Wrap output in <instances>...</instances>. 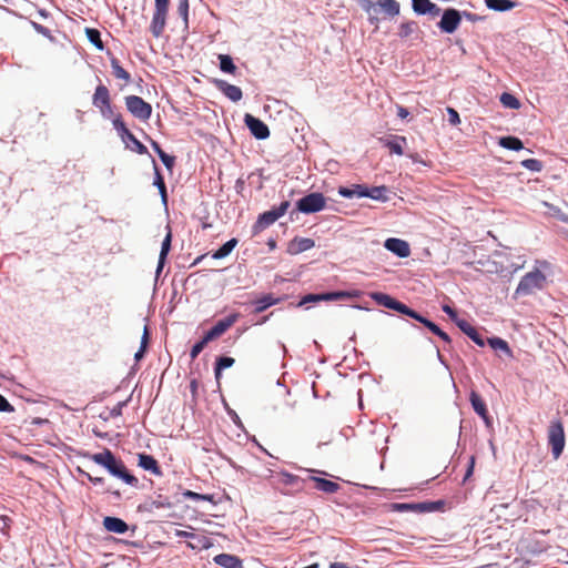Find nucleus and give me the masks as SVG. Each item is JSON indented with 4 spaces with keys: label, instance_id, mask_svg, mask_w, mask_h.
<instances>
[{
    "label": "nucleus",
    "instance_id": "nucleus-33",
    "mask_svg": "<svg viewBox=\"0 0 568 568\" xmlns=\"http://www.w3.org/2000/svg\"><path fill=\"white\" fill-rule=\"evenodd\" d=\"M277 302H278V300L273 297V295H271V294L264 295L263 297H261L254 302V304H255L254 313H256V314L262 313L270 306L275 305Z\"/></svg>",
    "mask_w": 568,
    "mask_h": 568
},
{
    "label": "nucleus",
    "instance_id": "nucleus-44",
    "mask_svg": "<svg viewBox=\"0 0 568 568\" xmlns=\"http://www.w3.org/2000/svg\"><path fill=\"white\" fill-rule=\"evenodd\" d=\"M89 41L99 50H103V42L101 40L100 31L93 28L85 29Z\"/></svg>",
    "mask_w": 568,
    "mask_h": 568
},
{
    "label": "nucleus",
    "instance_id": "nucleus-53",
    "mask_svg": "<svg viewBox=\"0 0 568 568\" xmlns=\"http://www.w3.org/2000/svg\"><path fill=\"white\" fill-rule=\"evenodd\" d=\"M359 3H361V7L362 9L368 13L371 17H369V21L371 22H374L375 20V17L372 16V12H375L377 13V4L374 3L373 1L371 0H359Z\"/></svg>",
    "mask_w": 568,
    "mask_h": 568
},
{
    "label": "nucleus",
    "instance_id": "nucleus-43",
    "mask_svg": "<svg viewBox=\"0 0 568 568\" xmlns=\"http://www.w3.org/2000/svg\"><path fill=\"white\" fill-rule=\"evenodd\" d=\"M234 362L235 361L232 357H227V356L219 357L216 359V364H215V368H214L215 378L219 379L221 376V372L225 368L233 366Z\"/></svg>",
    "mask_w": 568,
    "mask_h": 568
},
{
    "label": "nucleus",
    "instance_id": "nucleus-2",
    "mask_svg": "<svg viewBox=\"0 0 568 568\" xmlns=\"http://www.w3.org/2000/svg\"><path fill=\"white\" fill-rule=\"evenodd\" d=\"M307 478H301L296 475L280 471L272 476L273 486L285 495H293L305 488Z\"/></svg>",
    "mask_w": 568,
    "mask_h": 568
},
{
    "label": "nucleus",
    "instance_id": "nucleus-36",
    "mask_svg": "<svg viewBox=\"0 0 568 568\" xmlns=\"http://www.w3.org/2000/svg\"><path fill=\"white\" fill-rule=\"evenodd\" d=\"M499 145L514 151H519L524 148L520 139L516 136H504L499 140Z\"/></svg>",
    "mask_w": 568,
    "mask_h": 568
},
{
    "label": "nucleus",
    "instance_id": "nucleus-15",
    "mask_svg": "<svg viewBox=\"0 0 568 568\" xmlns=\"http://www.w3.org/2000/svg\"><path fill=\"white\" fill-rule=\"evenodd\" d=\"M413 10L417 14H430L437 17L440 13V8L433 3L430 0H412Z\"/></svg>",
    "mask_w": 568,
    "mask_h": 568
},
{
    "label": "nucleus",
    "instance_id": "nucleus-22",
    "mask_svg": "<svg viewBox=\"0 0 568 568\" xmlns=\"http://www.w3.org/2000/svg\"><path fill=\"white\" fill-rule=\"evenodd\" d=\"M446 506V501L443 499L435 501H422L414 503V513H434V511H444Z\"/></svg>",
    "mask_w": 568,
    "mask_h": 568
},
{
    "label": "nucleus",
    "instance_id": "nucleus-5",
    "mask_svg": "<svg viewBox=\"0 0 568 568\" xmlns=\"http://www.w3.org/2000/svg\"><path fill=\"white\" fill-rule=\"evenodd\" d=\"M326 207V197L323 193H310L296 202L297 211L304 214H312L320 212Z\"/></svg>",
    "mask_w": 568,
    "mask_h": 568
},
{
    "label": "nucleus",
    "instance_id": "nucleus-32",
    "mask_svg": "<svg viewBox=\"0 0 568 568\" xmlns=\"http://www.w3.org/2000/svg\"><path fill=\"white\" fill-rule=\"evenodd\" d=\"M470 403H471L474 410L479 416H481L483 418H487L488 412H487L486 404L478 394H476L474 392L470 394Z\"/></svg>",
    "mask_w": 568,
    "mask_h": 568
},
{
    "label": "nucleus",
    "instance_id": "nucleus-31",
    "mask_svg": "<svg viewBox=\"0 0 568 568\" xmlns=\"http://www.w3.org/2000/svg\"><path fill=\"white\" fill-rule=\"evenodd\" d=\"M362 193H365V186L361 184H355L352 187L341 186L338 189V194L348 199L354 196L365 197V195Z\"/></svg>",
    "mask_w": 568,
    "mask_h": 568
},
{
    "label": "nucleus",
    "instance_id": "nucleus-21",
    "mask_svg": "<svg viewBox=\"0 0 568 568\" xmlns=\"http://www.w3.org/2000/svg\"><path fill=\"white\" fill-rule=\"evenodd\" d=\"M456 324L460 328V331L465 333L475 344H477L480 347L485 346V341L481 337V335L467 321L459 320L456 321Z\"/></svg>",
    "mask_w": 568,
    "mask_h": 568
},
{
    "label": "nucleus",
    "instance_id": "nucleus-59",
    "mask_svg": "<svg viewBox=\"0 0 568 568\" xmlns=\"http://www.w3.org/2000/svg\"><path fill=\"white\" fill-rule=\"evenodd\" d=\"M475 462H476L475 456H471V457L469 458V464H468V468H467V471H466V474H465V478H464V480H467V479L471 476V474H473V471H474Z\"/></svg>",
    "mask_w": 568,
    "mask_h": 568
},
{
    "label": "nucleus",
    "instance_id": "nucleus-49",
    "mask_svg": "<svg viewBox=\"0 0 568 568\" xmlns=\"http://www.w3.org/2000/svg\"><path fill=\"white\" fill-rule=\"evenodd\" d=\"M210 339H206V336L204 335L201 341L196 342L190 352V356L192 359H195L200 353L204 349V347L210 343Z\"/></svg>",
    "mask_w": 568,
    "mask_h": 568
},
{
    "label": "nucleus",
    "instance_id": "nucleus-10",
    "mask_svg": "<svg viewBox=\"0 0 568 568\" xmlns=\"http://www.w3.org/2000/svg\"><path fill=\"white\" fill-rule=\"evenodd\" d=\"M462 22V13L454 8H448L443 12L438 22V28L445 33H454Z\"/></svg>",
    "mask_w": 568,
    "mask_h": 568
},
{
    "label": "nucleus",
    "instance_id": "nucleus-64",
    "mask_svg": "<svg viewBox=\"0 0 568 568\" xmlns=\"http://www.w3.org/2000/svg\"><path fill=\"white\" fill-rule=\"evenodd\" d=\"M409 112L406 108L402 106V105H398L397 106V115L400 118V119H406L408 116Z\"/></svg>",
    "mask_w": 568,
    "mask_h": 568
},
{
    "label": "nucleus",
    "instance_id": "nucleus-56",
    "mask_svg": "<svg viewBox=\"0 0 568 568\" xmlns=\"http://www.w3.org/2000/svg\"><path fill=\"white\" fill-rule=\"evenodd\" d=\"M170 0H155L154 11L168 12Z\"/></svg>",
    "mask_w": 568,
    "mask_h": 568
},
{
    "label": "nucleus",
    "instance_id": "nucleus-54",
    "mask_svg": "<svg viewBox=\"0 0 568 568\" xmlns=\"http://www.w3.org/2000/svg\"><path fill=\"white\" fill-rule=\"evenodd\" d=\"M447 114H448V122L452 125H457V124L460 123L459 114H458V112L454 108L448 106L447 108Z\"/></svg>",
    "mask_w": 568,
    "mask_h": 568
},
{
    "label": "nucleus",
    "instance_id": "nucleus-7",
    "mask_svg": "<svg viewBox=\"0 0 568 568\" xmlns=\"http://www.w3.org/2000/svg\"><path fill=\"white\" fill-rule=\"evenodd\" d=\"M125 106L128 111L136 119L146 121L152 114V106L145 102L141 97L128 95L125 97Z\"/></svg>",
    "mask_w": 568,
    "mask_h": 568
},
{
    "label": "nucleus",
    "instance_id": "nucleus-34",
    "mask_svg": "<svg viewBox=\"0 0 568 568\" xmlns=\"http://www.w3.org/2000/svg\"><path fill=\"white\" fill-rule=\"evenodd\" d=\"M273 223H275V221H274V219L271 216V214L267 211L262 213L258 216V219L255 222V224L253 225L254 234L260 233L261 231H263L267 226L272 225Z\"/></svg>",
    "mask_w": 568,
    "mask_h": 568
},
{
    "label": "nucleus",
    "instance_id": "nucleus-19",
    "mask_svg": "<svg viewBox=\"0 0 568 568\" xmlns=\"http://www.w3.org/2000/svg\"><path fill=\"white\" fill-rule=\"evenodd\" d=\"M92 103L99 110L101 108H109L111 103L109 89L104 84H99L95 89V92L92 97Z\"/></svg>",
    "mask_w": 568,
    "mask_h": 568
},
{
    "label": "nucleus",
    "instance_id": "nucleus-52",
    "mask_svg": "<svg viewBox=\"0 0 568 568\" xmlns=\"http://www.w3.org/2000/svg\"><path fill=\"white\" fill-rule=\"evenodd\" d=\"M183 497L185 499H191V500H195V501H200V500L213 501L212 495H202V494H199V493H195L192 490H185L183 493Z\"/></svg>",
    "mask_w": 568,
    "mask_h": 568
},
{
    "label": "nucleus",
    "instance_id": "nucleus-55",
    "mask_svg": "<svg viewBox=\"0 0 568 568\" xmlns=\"http://www.w3.org/2000/svg\"><path fill=\"white\" fill-rule=\"evenodd\" d=\"M159 158L161 159V161L163 162V164L165 165V168L168 170H172V168L174 166V162H175L174 156L169 155L164 152Z\"/></svg>",
    "mask_w": 568,
    "mask_h": 568
},
{
    "label": "nucleus",
    "instance_id": "nucleus-25",
    "mask_svg": "<svg viewBox=\"0 0 568 568\" xmlns=\"http://www.w3.org/2000/svg\"><path fill=\"white\" fill-rule=\"evenodd\" d=\"M412 318L418 321L419 323L424 324L429 331H432L434 334L439 336L444 342L450 343L452 339L448 336L447 333L442 331L434 322L427 320L426 317L422 316L415 311V316H412Z\"/></svg>",
    "mask_w": 568,
    "mask_h": 568
},
{
    "label": "nucleus",
    "instance_id": "nucleus-20",
    "mask_svg": "<svg viewBox=\"0 0 568 568\" xmlns=\"http://www.w3.org/2000/svg\"><path fill=\"white\" fill-rule=\"evenodd\" d=\"M168 12L154 11L150 24V31L153 37L159 38L162 36L166 24Z\"/></svg>",
    "mask_w": 568,
    "mask_h": 568
},
{
    "label": "nucleus",
    "instance_id": "nucleus-9",
    "mask_svg": "<svg viewBox=\"0 0 568 568\" xmlns=\"http://www.w3.org/2000/svg\"><path fill=\"white\" fill-rule=\"evenodd\" d=\"M358 297V292H347V291H337V292H329V293H323V294H307L305 295L301 304H306L311 302H320V301H343L348 298H355Z\"/></svg>",
    "mask_w": 568,
    "mask_h": 568
},
{
    "label": "nucleus",
    "instance_id": "nucleus-18",
    "mask_svg": "<svg viewBox=\"0 0 568 568\" xmlns=\"http://www.w3.org/2000/svg\"><path fill=\"white\" fill-rule=\"evenodd\" d=\"M215 84L217 89L233 102L240 101L243 97L241 88L230 84L224 80H216Z\"/></svg>",
    "mask_w": 568,
    "mask_h": 568
},
{
    "label": "nucleus",
    "instance_id": "nucleus-3",
    "mask_svg": "<svg viewBox=\"0 0 568 568\" xmlns=\"http://www.w3.org/2000/svg\"><path fill=\"white\" fill-rule=\"evenodd\" d=\"M546 284V276L539 270H534L527 273L521 277L517 288L516 294L518 295H529L535 291L542 290Z\"/></svg>",
    "mask_w": 568,
    "mask_h": 568
},
{
    "label": "nucleus",
    "instance_id": "nucleus-13",
    "mask_svg": "<svg viewBox=\"0 0 568 568\" xmlns=\"http://www.w3.org/2000/svg\"><path fill=\"white\" fill-rule=\"evenodd\" d=\"M384 246L399 257H407L410 254L409 245L406 241L390 237L385 241Z\"/></svg>",
    "mask_w": 568,
    "mask_h": 568
},
{
    "label": "nucleus",
    "instance_id": "nucleus-41",
    "mask_svg": "<svg viewBox=\"0 0 568 568\" xmlns=\"http://www.w3.org/2000/svg\"><path fill=\"white\" fill-rule=\"evenodd\" d=\"M500 103L508 109L518 110L521 104L520 101L511 93L504 92L500 95Z\"/></svg>",
    "mask_w": 568,
    "mask_h": 568
},
{
    "label": "nucleus",
    "instance_id": "nucleus-50",
    "mask_svg": "<svg viewBox=\"0 0 568 568\" xmlns=\"http://www.w3.org/2000/svg\"><path fill=\"white\" fill-rule=\"evenodd\" d=\"M521 165L532 172H540L542 170V162L537 159H526L521 161Z\"/></svg>",
    "mask_w": 568,
    "mask_h": 568
},
{
    "label": "nucleus",
    "instance_id": "nucleus-26",
    "mask_svg": "<svg viewBox=\"0 0 568 568\" xmlns=\"http://www.w3.org/2000/svg\"><path fill=\"white\" fill-rule=\"evenodd\" d=\"M376 4L377 9L389 17L399 14L400 7L396 0H377Z\"/></svg>",
    "mask_w": 568,
    "mask_h": 568
},
{
    "label": "nucleus",
    "instance_id": "nucleus-63",
    "mask_svg": "<svg viewBox=\"0 0 568 568\" xmlns=\"http://www.w3.org/2000/svg\"><path fill=\"white\" fill-rule=\"evenodd\" d=\"M125 405V402H120L116 404L115 407L112 408L111 410V415L112 416H120L121 415V410H122V407Z\"/></svg>",
    "mask_w": 568,
    "mask_h": 568
},
{
    "label": "nucleus",
    "instance_id": "nucleus-57",
    "mask_svg": "<svg viewBox=\"0 0 568 568\" xmlns=\"http://www.w3.org/2000/svg\"><path fill=\"white\" fill-rule=\"evenodd\" d=\"M393 507L399 511H414V503L394 504Z\"/></svg>",
    "mask_w": 568,
    "mask_h": 568
},
{
    "label": "nucleus",
    "instance_id": "nucleus-48",
    "mask_svg": "<svg viewBox=\"0 0 568 568\" xmlns=\"http://www.w3.org/2000/svg\"><path fill=\"white\" fill-rule=\"evenodd\" d=\"M290 205H291L290 201H284L277 207H273L272 210H270L267 212L271 214V216L276 222L280 217H282L286 213Z\"/></svg>",
    "mask_w": 568,
    "mask_h": 568
},
{
    "label": "nucleus",
    "instance_id": "nucleus-37",
    "mask_svg": "<svg viewBox=\"0 0 568 568\" xmlns=\"http://www.w3.org/2000/svg\"><path fill=\"white\" fill-rule=\"evenodd\" d=\"M111 67H112V74L116 78V79H121L123 80L125 83H129L131 81V75L130 73L124 70L118 59L113 58L111 60Z\"/></svg>",
    "mask_w": 568,
    "mask_h": 568
},
{
    "label": "nucleus",
    "instance_id": "nucleus-6",
    "mask_svg": "<svg viewBox=\"0 0 568 568\" xmlns=\"http://www.w3.org/2000/svg\"><path fill=\"white\" fill-rule=\"evenodd\" d=\"M371 298L375 301L378 305L384 306L389 310H394L398 313L407 315L409 317L415 316V311L409 308L406 304L395 300L390 295L382 292H374L369 294Z\"/></svg>",
    "mask_w": 568,
    "mask_h": 568
},
{
    "label": "nucleus",
    "instance_id": "nucleus-47",
    "mask_svg": "<svg viewBox=\"0 0 568 568\" xmlns=\"http://www.w3.org/2000/svg\"><path fill=\"white\" fill-rule=\"evenodd\" d=\"M290 205H291L290 201H284L277 207H273L272 210H270L267 212L271 214V216L276 222L280 217H282L286 213Z\"/></svg>",
    "mask_w": 568,
    "mask_h": 568
},
{
    "label": "nucleus",
    "instance_id": "nucleus-46",
    "mask_svg": "<svg viewBox=\"0 0 568 568\" xmlns=\"http://www.w3.org/2000/svg\"><path fill=\"white\" fill-rule=\"evenodd\" d=\"M416 28H417V24L415 21L403 22L399 26L398 36L400 38H408L415 31Z\"/></svg>",
    "mask_w": 568,
    "mask_h": 568
},
{
    "label": "nucleus",
    "instance_id": "nucleus-23",
    "mask_svg": "<svg viewBox=\"0 0 568 568\" xmlns=\"http://www.w3.org/2000/svg\"><path fill=\"white\" fill-rule=\"evenodd\" d=\"M103 526L108 531L115 534H125L129 529V526L124 520L110 516L104 517Z\"/></svg>",
    "mask_w": 568,
    "mask_h": 568
},
{
    "label": "nucleus",
    "instance_id": "nucleus-30",
    "mask_svg": "<svg viewBox=\"0 0 568 568\" xmlns=\"http://www.w3.org/2000/svg\"><path fill=\"white\" fill-rule=\"evenodd\" d=\"M485 3L494 11H508L516 7V2L511 0H485Z\"/></svg>",
    "mask_w": 568,
    "mask_h": 568
},
{
    "label": "nucleus",
    "instance_id": "nucleus-42",
    "mask_svg": "<svg viewBox=\"0 0 568 568\" xmlns=\"http://www.w3.org/2000/svg\"><path fill=\"white\" fill-rule=\"evenodd\" d=\"M192 541L187 542V546L192 549H207L211 547L212 542L211 540L203 535H195L192 537Z\"/></svg>",
    "mask_w": 568,
    "mask_h": 568
},
{
    "label": "nucleus",
    "instance_id": "nucleus-51",
    "mask_svg": "<svg viewBox=\"0 0 568 568\" xmlns=\"http://www.w3.org/2000/svg\"><path fill=\"white\" fill-rule=\"evenodd\" d=\"M178 12L182 17L184 27H189V0H180L178 6Z\"/></svg>",
    "mask_w": 568,
    "mask_h": 568
},
{
    "label": "nucleus",
    "instance_id": "nucleus-27",
    "mask_svg": "<svg viewBox=\"0 0 568 568\" xmlns=\"http://www.w3.org/2000/svg\"><path fill=\"white\" fill-rule=\"evenodd\" d=\"M172 233L170 226H168V233L162 242L161 252L158 263V272H160L165 263V258L171 250Z\"/></svg>",
    "mask_w": 568,
    "mask_h": 568
},
{
    "label": "nucleus",
    "instance_id": "nucleus-4",
    "mask_svg": "<svg viewBox=\"0 0 568 568\" xmlns=\"http://www.w3.org/2000/svg\"><path fill=\"white\" fill-rule=\"evenodd\" d=\"M548 444L554 459H558L565 448L566 437L561 420H552L548 427Z\"/></svg>",
    "mask_w": 568,
    "mask_h": 568
},
{
    "label": "nucleus",
    "instance_id": "nucleus-40",
    "mask_svg": "<svg viewBox=\"0 0 568 568\" xmlns=\"http://www.w3.org/2000/svg\"><path fill=\"white\" fill-rule=\"evenodd\" d=\"M487 342L493 349H499L506 353L508 356H513L511 349L505 339L500 337H491L488 338Z\"/></svg>",
    "mask_w": 568,
    "mask_h": 568
},
{
    "label": "nucleus",
    "instance_id": "nucleus-14",
    "mask_svg": "<svg viewBox=\"0 0 568 568\" xmlns=\"http://www.w3.org/2000/svg\"><path fill=\"white\" fill-rule=\"evenodd\" d=\"M315 242L308 237H294L288 242L287 253L291 255H297L302 252L311 250L314 247Z\"/></svg>",
    "mask_w": 568,
    "mask_h": 568
},
{
    "label": "nucleus",
    "instance_id": "nucleus-35",
    "mask_svg": "<svg viewBox=\"0 0 568 568\" xmlns=\"http://www.w3.org/2000/svg\"><path fill=\"white\" fill-rule=\"evenodd\" d=\"M236 245H237V240L236 239H231L226 243H224L219 250H216L212 254V257L215 258V260L224 258V257H226L233 251V248Z\"/></svg>",
    "mask_w": 568,
    "mask_h": 568
},
{
    "label": "nucleus",
    "instance_id": "nucleus-61",
    "mask_svg": "<svg viewBox=\"0 0 568 568\" xmlns=\"http://www.w3.org/2000/svg\"><path fill=\"white\" fill-rule=\"evenodd\" d=\"M148 140L150 141L151 146L158 153L159 156L162 153H164V151L161 149L160 144L156 141L152 140L150 136H148Z\"/></svg>",
    "mask_w": 568,
    "mask_h": 568
},
{
    "label": "nucleus",
    "instance_id": "nucleus-29",
    "mask_svg": "<svg viewBox=\"0 0 568 568\" xmlns=\"http://www.w3.org/2000/svg\"><path fill=\"white\" fill-rule=\"evenodd\" d=\"M153 164H154V175H155L153 184L159 189L162 202L164 204H166L168 203V193H166L165 182H164V179H163L154 160H153Z\"/></svg>",
    "mask_w": 568,
    "mask_h": 568
},
{
    "label": "nucleus",
    "instance_id": "nucleus-17",
    "mask_svg": "<svg viewBox=\"0 0 568 568\" xmlns=\"http://www.w3.org/2000/svg\"><path fill=\"white\" fill-rule=\"evenodd\" d=\"M307 481L314 483V488L326 494H335L341 488L338 483L321 477L308 476Z\"/></svg>",
    "mask_w": 568,
    "mask_h": 568
},
{
    "label": "nucleus",
    "instance_id": "nucleus-12",
    "mask_svg": "<svg viewBox=\"0 0 568 568\" xmlns=\"http://www.w3.org/2000/svg\"><path fill=\"white\" fill-rule=\"evenodd\" d=\"M244 122L254 138L264 140L270 136L268 126L252 114L246 113L244 116Z\"/></svg>",
    "mask_w": 568,
    "mask_h": 568
},
{
    "label": "nucleus",
    "instance_id": "nucleus-38",
    "mask_svg": "<svg viewBox=\"0 0 568 568\" xmlns=\"http://www.w3.org/2000/svg\"><path fill=\"white\" fill-rule=\"evenodd\" d=\"M406 143L405 136H395L393 140H388L385 145L389 149L390 153L403 155V144Z\"/></svg>",
    "mask_w": 568,
    "mask_h": 568
},
{
    "label": "nucleus",
    "instance_id": "nucleus-62",
    "mask_svg": "<svg viewBox=\"0 0 568 568\" xmlns=\"http://www.w3.org/2000/svg\"><path fill=\"white\" fill-rule=\"evenodd\" d=\"M442 308L447 315H449L450 318H456L457 313L453 307H450L449 305H444Z\"/></svg>",
    "mask_w": 568,
    "mask_h": 568
},
{
    "label": "nucleus",
    "instance_id": "nucleus-16",
    "mask_svg": "<svg viewBox=\"0 0 568 568\" xmlns=\"http://www.w3.org/2000/svg\"><path fill=\"white\" fill-rule=\"evenodd\" d=\"M138 465L143 468L144 470H148L152 473L155 476H162L161 467L158 463V460L152 456L148 454H139L138 455Z\"/></svg>",
    "mask_w": 568,
    "mask_h": 568
},
{
    "label": "nucleus",
    "instance_id": "nucleus-60",
    "mask_svg": "<svg viewBox=\"0 0 568 568\" xmlns=\"http://www.w3.org/2000/svg\"><path fill=\"white\" fill-rule=\"evenodd\" d=\"M100 112L101 114L104 116V118H113L116 116L118 114H114L113 113V110H112V106H111V103L109 104V108H101L100 109Z\"/></svg>",
    "mask_w": 568,
    "mask_h": 568
},
{
    "label": "nucleus",
    "instance_id": "nucleus-1",
    "mask_svg": "<svg viewBox=\"0 0 568 568\" xmlns=\"http://www.w3.org/2000/svg\"><path fill=\"white\" fill-rule=\"evenodd\" d=\"M84 456L108 469L111 475L122 479L125 484L133 487L138 486L139 479L128 471L124 463L118 459L109 448H104L103 452L97 454L87 453Z\"/></svg>",
    "mask_w": 568,
    "mask_h": 568
},
{
    "label": "nucleus",
    "instance_id": "nucleus-28",
    "mask_svg": "<svg viewBox=\"0 0 568 568\" xmlns=\"http://www.w3.org/2000/svg\"><path fill=\"white\" fill-rule=\"evenodd\" d=\"M387 191L388 190L385 185L373 186L371 189L365 186V193H363V194L365 195V197H371L373 200L385 202L388 200V197L386 195Z\"/></svg>",
    "mask_w": 568,
    "mask_h": 568
},
{
    "label": "nucleus",
    "instance_id": "nucleus-11",
    "mask_svg": "<svg viewBox=\"0 0 568 568\" xmlns=\"http://www.w3.org/2000/svg\"><path fill=\"white\" fill-rule=\"evenodd\" d=\"M241 317L240 313H231L226 317L216 322V324L205 333L206 339L211 342L222 336L229 328H231Z\"/></svg>",
    "mask_w": 568,
    "mask_h": 568
},
{
    "label": "nucleus",
    "instance_id": "nucleus-58",
    "mask_svg": "<svg viewBox=\"0 0 568 568\" xmlns=\"http://www.w3.org/2000/svg\"><path fill=\"white\" fill-rule=\"evenodd\" d=\"M13 407L7 400L4 396L0 394V412H12Z\"/></svg>",
    "mask_w": 568,
    "mask_h": 568
},
{
    "label": "nucleus",
    "instance_id": "nucleus-39",
    "mask_svg": "<svg viewBox=\"0 0 568 568\" xmlns=\"http://www.w3.org/2000/svg\"><path fill=\"white\" fill-rule=\"evenodd\" d=\"M220 69L230 74H234L237 70L236 65L233 62V59L229 54H220Z\"/></svg>",
    "mask_w": 568,
    "mask_h": 568
},
{
    "label": "nucleus",
    "instance_id": "nucleus-8",
    "mask_svg": "<svg viewBox=\"0 0 568 568\" xmlns=\"http://www.w3.org/2000/svg\"><path fill=\"white\" fill-rule=\"evenodd\" d=\"M112 123L114 129L118 131L119 135L122 138V140H128L132 143V150L136 152L138 154L144 155L148 154L149 151L146 146L141 143L134 134L126 128L125 123L122 120V115L118 114L112 119Z\"/></svg>",
    "mask_w": 568,
    "mask_h": 568
},
{
    "label": "nucleus",
    "instance_id": "nucleus-45",
    "mask_svg": "<svg viewBox=\"0 0 568 568\" xmlns=\"http://www.w3.org/2000/svg\"><path fill=\"white\" fill-rule=\"evenodd\" d=\"M150 509H169L172 507V503L168 497L159 495L156 498L149 503Z\"/></svg>",
    "mask_w": 568,
    "mask_h": 568
},
{
    "label": "nucleus",
    "instance_id": "nucleus-24",
    "mask_svg": "<svg viewBox=\"0 0 568 568\" xmlns=\"http://www.w3.org/2000/svg\"><path fill=\"white\" fill-rule=\"evenodd\" d=\"M214 562L224 568H242V560L231 554H220L214 557Z\"/></svg>",
    "mask_w": 568,
    "mask_h": 568
}]
</instances>
